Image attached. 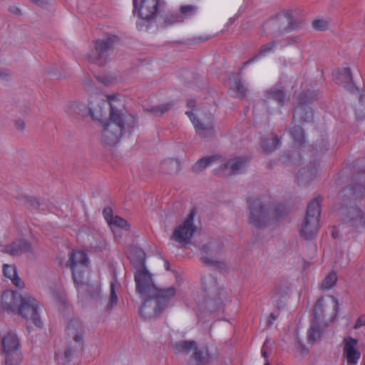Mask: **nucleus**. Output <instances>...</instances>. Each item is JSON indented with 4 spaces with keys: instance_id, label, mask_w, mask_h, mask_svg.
I'll return each mask as SVG.
<instances>
[{
    "instance_id": "nucleus-1",
    "label": "nucleus",
    "mask_w": 365,
    "mask_h": 365,
    "mask_svg": "<svg viewBox=\"0 0 365 365\" xmlns=\"http://www.w3.org/2000/svg\"><path fill=\"white\" fill-rule=\"evenodd\" d=\"M107 101H101L98 104V108H94L93 103L89 104V113L93 118L100 120L103 116V108L108 106L110 109L109 121L104 124L102 131V141L108 145H114L120 140L126 126H128V121L134 118L125 110L121 108L122 105L115 96H106Z\"/></svg>"
},
{
    "instance_id": "nucleus-2",
    "label": "nucleus",
    "mask_w": 365,
    "mask_h": 365,
    "mask_svg": "<svg viewBox=\"0 0 365 365\" xmlns=\"http://www.w3.org/2000/svg\"><path fill=\"white\" fill-rule=\"evenodd\" d=\"M356 179L360 182L344 188L339 195L344 203L341 210L344 222L353 229L359 230L365 227V214L357 206L351 205V201L365 195V171L358 173Z\"/></svg>"
},
{
    "instance_id": "nucleus-3",
    "label": "nucleus",
    "mask_w": 365,
    "mask_h": 365,
    "mask_svg": "<svg viewBox=\"0 0 365 365\" xmlns=\"http://www.w3.org/2000/svg\"><path fill=\"white\" fill-rule=\"evenodd\" d=\"M175 294V288L170 287L162 289L158 294H144L147 299L141 306V314L148 319L158 317L168 307Z\"/></svg>"
},
{
    "instance_id": "nucleus-4",
    "label": "nucleus",
    "mask_w": 365,
    "mask_h": 365,
    "mask_svg": "<svg viewBox=\"0 0 365 365\" xmlns=\"http://www.w3.org/2000/svg\"><path fill=\"white\" fill-rule=\"evenodd\" d=\"M88 258L83 251H73L70 255L67 265L72 270L73 281L78 288L82 292L87 291L91 297L96 298L100 294V287L98 285L91 287L88 283H84L82 280V274L87 271Z\"/></svg>"
},
{
    "instance_id": "nucleus-5",
    "label": "nucleus",
    "mask_w": 365,
    "mask_h": 365,
    "mask_svg": "<svg viewBox=\"0 0 365 365\" xmlns=\"http://www.w3.org/2000/svg\"><path fill=\"white\" fill-rule=\"evenodd\" d=\"M248 221L256 228H263L269 225L276 217L275 208L259 198H250Z\"/></svg>"
},
{
    "instance_id": "nucleus-6",
    "label": "nucleus",
    "mask_w": 365,
    "mask_h": 365,
    "mask_svg": "<svg viewBox=\"0 0 365 365\" xmlns=\"http://www.w3.org/2000/svg\"><path fill=\"white\" fill-rule=\"evenodd\" d=\"M302 26V23L293 16L289 11H284L277 14L264 25V31L274 37L298 30Z\"/></svg>"
},
{
    "instance_id": "nucleus-7",
    "label": "nucleus",
    "mask_w": 365,
    "mask_h": 365,
    "mask_svg": "<svg viewBox=\"0 0 365 365\" xmlns=\"http://www.w3.org/2000/svg\"><path fill=\"white\" fill-rule=\"evenodd\" d=\"M320 214V197H317L308 204L306 215L302 223L300 234L304 239L312 240L317 236Z\"/></svg>"
},
{
    "instance_id": "nucleus-8",
    "label": "nucleus",
    "mask_w": 365,
    "mask_h": 365,
    "mask_svg": "<svg viewBox=\"0 0 365 365\" xmlns=\"http://www.w3.org/2000/svg\"><path fill=\"white\" fill-rule=\"evenodd\" d=\"M133 13L138 12L140 21L136 23L137 27L142 29L143 21L150 22L155 19L161 10L160 0H133Z\"/></svg>"
},
{
    "instance_id": "nucleus-9",
    "label": "nucleus",
    "mask_w": 365,
    "mask_h": 365,
    "mask_svg": "<svg viewBox=\"0 0 365 365\" xmlns=\"http://www.w3.org/2000/svg\"><path fill=\"white\" fill-rule=\"evenodd\" d=\"M200 261L203 264L220 269H225L227 268L226 263L220 258L223 251V245L220 242H209L204 244L200 247Z\"/></svg>"
},
{
    "instance_id": "nucleus-10",
    "label": "nucleus",
    "mask_w": 365,
    "mask_h": 365,
    "mask_svg": "<svg viewBox=\"0 0 365 365\" xmlns=\"http://www.w3.org/2000/svg\"><path fill=\"white\" fill-rule=\"evenodd\" d=\"M202 288L206 294L205 306L210 312H215L220 308L222 303L220 291L217 285L216 278L212 275L202 277Z\"/></svg>"
},
{
    "instance_id": "nucleus-11",
    "label": "nucleus",
    "mask_w": 365,
    "mask_h": 365,
    "mask_svg": "<svg viewBox=\"0 0 365 365\" xmlns=\"http://www.w3.org/2000/svg\"><path fill=\"white\" fill-rule=\"evenodd\" d=\"M115 36H109L95 41V48L88 53V59L98 66H104L113 50Z\"/></svg>"
},
{
    "instance_id": "nucleus-12",
    "label": "nucleus",
    "mask_w": 365,
    "mask_h": 365,
    "mask_svg": "<svg viewBox=\"0 0 365 365\" xmlns=\"http://www.w3.org/2000/svg\"><path fill=\"white\" fill-rule=\"evenodd\" d=\"M39 303L29 294L22 295L21 304L16 314L21 315L26 320L31 321L36 327H41L43 322L39 314Z\"/></svg>"
},
{
    "instance_id": "nucleus-13",
    "label": "nucleus",
    "mask_w": 365,
    "mask_h": 365,
    "mask_svg": "<svg viewBox=\"0 0 365 365\" xmlns=\"http://www.w3.org/2000/svg\"><path fill=\"white\" fill-rule=\"evenodd\" d=\"M136 291L140 294H148L152 293H159L163 289L156 287L153 283L151 273L146 267L140 265L135 268L134 274Z\"/></svg>"
},
{
    "instance_id": "nucleus-14",
    "label": "nucleus",
    "mask_w": 365,
    "mask_h": 365,
    "mask_svg": "<svg viewBox=\"0 0 365 365\" xmlns=\"http://www.w3.org/2000/svg\"><path fill=\"white\" fill-rule=\"evenodd\" d=\"M195 212L192 210L186 217L183 223L175 227L171 236V239L180 243L187 244L192 237L196 227L193 223Z\"/></svg>"
},
{
    "instance_id": "nucleus-15",
    "label": "nucleus",
    "mask_w": 365,
    "mask_h": 365,
    "mask_svg": "<svg viewBox=\"0 0 365 365\" xmlns=\"http://www.w3.org/2000/svg\"><path fill=\"white\" fill-rule=\"evenodd\" d=\"M185 114L190 118L194 125L196 133L202 138L213 137L215 134L214 117L211 113L206 115L205 118L198 119L192 111H186Z\"/></svg>"
},
{
    "instance_id": "nucleus-16",
    "label": "nucleus",
    "mask_w": 365,
    "mask_h": 365,
    "mask_svg": "<svg viewBox=\"0 0 365 365\" xmlns=\"http://www.w3.org/2000/svg\"><path fill=\"white\" fill-rule=\"evenodd\" d=\"M22 295L18 292L6 290L1 295L0 312L16 314Z\"/></svg>"
},
{
    "instance_id": "nucleus-17",
    "label": "nucleus",
    "mask_w": 365,
    "mask_h": 365,
    "mask_svg": "<svg viewBox=\"0 0 365 365\" xmlns=\"http://www.w3.org/2000/svg\"><path fill=\"white\" fill-rule=\"evenodd\" d=\"M248 165V159L244 157H235L222 165L219 173L224 176H230L243 173Z\"/></svg>"
},
{
    "instance_id": "nucleus-18",
    "label": "nucleus",
    "mask_w": 365,
    "mask_h": 365,
    "mask_svg": "<svg viewBox=\"0 0 365 365\" xmlns=\"http://www.w3.org/2000/svg\"><path fill=\"white\" fill-rule=\"evenodd\" d=\"M343 355L347 365H356L361 357V352L357 348L358 340L352 337L343 339Z\"/></svg>"
},
{
    "instance_id": "nucleus-19",
    "label": "nucleus",
    "mask_w": 365,
    "mask_h": 365,
    "mask_svg": "<svg viewBox=\"0 0 365 365\" xmlns=\"http://www.w3.org/2000/svg\"><path fill=\"white\" fill-rule=\"evenodd\" d=\"M84 332V328L80 320L77 319L70 320L66 327V334L68 338L75 341L76 348L82 346Z\"/></svg>"
},
{
    "instance_id": "nucleus-20",
    "label": "nucleus",
    "mask_w": 365,
    "mask_h": 365,
    "mask_svg": "<svg viewBox=\"0 0 365 365\" xmlns=\"http://www.w3.org/2000/svg\"><path fill=\"white\" fill-rule=\"evenodd\" d=\"M1 346L3 355L21 352L20 351L19 339L14 330L9 331L2 338Z\"/></svg>"
},
{
    "instance_id": "nucleus-21",
    "label": "nucleus",
    "mask_w": 365,
    "mask_h": 365,
    "mask_svg": "<svg viewBox=\"0 0 365 365\" xmlns=\"http://www.w3.org/2000/svg\"><path fill=\"white\" fill-rule=\"evenodd\" d=\"M198 8L195 5L185 4L179 8L178 13L172 14L168 19L170 24L182 23L184 21L190 19L197 14Z\"/></svg>"
},
{
    "instance_id": "nucleus-22",
    "label": "nucleus",
    "mask_w": 365,
    "mask_h": 365,
    "mask_svg": "<svg viewBox=\"0 0 365 365\" xmlns=\"http://www.w3.org/2000/svg\"><path fill=\"white\" fill-rule=\"evenodd\" d=\"M2 252L13 257L19 256L25 253L31 252V245L26 240L19 239L14 241L11 245L4 246Z\"/></svg>"
},
{
    "instance_id": "nucleus-23",
    "label": "nucleus",
    "mask_w": 365,
    "mask_h": 365,
    "mask_svg": "<svg viewBox=\"0 0 365 365\" xmlns=\"http://www.w3.org/2000/svg\"><path fill=\"white\" fill-rule=\"evenodd\" d=\"M314 118L312 108L305 102H299L293 114V120L299 123H310Z\"/></svg>"
},
{
    "instance_id": "nucleus-24",
    "label": "nucleus",
    "mask_w": 365,
    "mask_h": 365,
    "mask_svg": "<svg viewBox=\"0 0 365 365\" xmlns=\"http://www.w3.org/2000/svg\"><path fill=\"white\" fill-rule=\"evenodd\" d=\"M289 291V283L287 279H282L279 280L273 290V294L274 298H276L277 306L279 309L284 307V303L282 301L279 300L280 298L284 297L287 296Z\"/></svg>"
},
{
    "instance_id": "nucleus-25",
    "label": "nucleus",
    "mask_w": 365,
    "mask_h": 365,
    "mask_svg": "<svg viewBox=\"0 0 365 365\" xmlns=\"http://www.w3.org/2000/svg\"><path fill=\"white\" fill-rule=\"evenodd\" d=\"M326 325L321 322L313 320L307 331V340L309 342H315L321 339Z\"/></svg>"
},
{
    "instance_id": "nucleus-26",
    "label": "nucleus",
    "mask_w": 365,
    "mask_h": 365,
    "mask_svg": "<svg viewBox=\"0 0 365 365\" xmlns=\"http://www.w3.org/2000/svg\"><path fill=\"white\" fill-rule=\"evenodd\" d=\"M210 354L207 349H199L197 346L191 355L190 365H207L210 361Z\"/></svg>"
},
{
    "instance_id": "nucleus-27",
    "label": "nucleus",
    "mask_w": 365,
    "mask_h": 365,
    "mask_svg": "<svg viewBox=\"0 0 365 365\" xmlns=\"http://www.w3.org/2000/svg\"><path fill=\"white\" fill-rule=\"evenodd\" d=\"M317 172V165H310L307 168H301L297 174L298 182L307 183L311 181L315 176Z\"/></svg>"
},
{
    "instance_id": "nucleus-28",
    "label": "nucleus",
    "mask_w": 365,
    "mask_h": 365,
    "mask_svg": "<svg viewBox=\"0 0 365 365\" xmlns=\"http://www.w3.org/2000/svg\"><path fill=\"white\" fill-rule=\"evenodd\" d=\"M269 100H274L278 103L279 106H282L289 100V97L283 90L273 87L267 91L265 101Z\"/></svg>"
},
{
    "instance_id": "nucleus-29",
    "label": "nucleus",
    "mask_w": 365,
    "mask_h": 365,
    "mask_svg": "<svg viewBox=\"0 0 365 365\" xmlns=\"http://www.w3.org/2000/svg\"><path fill=\"white\" fill-rule=\"evenodd\" d=\"M197 343L193 341H180L172 344L173 349L176 354H188L193 351Z\"/></svg>"
},
{
    "instance_id": "nucleus-30",
    "label": "nucleus",
    "mask_w": 365,
    "mask_h": 365,
    "mask_svg": "<svg viewBox=\"0 0 365 365\" xmlns=\"http://www.w3.org/2000/svg\"><path fill=\"white\" fill-rule=\"evenodd\" d=\"M3 272L6 277L10 279L13 284L17 287H23L24 282L19 277L16 267L14 265L4 264Z\"/></svg>"
},
{
    "instance_id": "nucleus-31",
    "label": "nucleus",
    "mask_w": 365,
    "mask_h": 365,
    "mask_svg": "<svg viewBox=\"0 0 365 365\" xmlns=\"http://www.w3.org/2000/svg\"><path fill=\"white\" fill-rule=\"evenodd\" d=\"M279 145V139L274 134H269L262 138V148L266 153H272Z\"/></svg>"
},
{
    "instance_id": "nucleus-32",
    "label": "nucleus",
    "mask_w": 365,
    "mask_h": 365,
    "mask_svg": "<svg viewBox=\"0 0 365 365\" xmlns=\"http://www.w3.org/2000/svg\"><path fill=\"white\" fill-rule=\"evenodd\" d=\"M275 46H276V41H271V42H269L267 43L262 45L260 47L258 53L257 55H255L253 58H252L250 60L245 62L243 63L242 68H245L247 66H248L249 64L252 63L259 56H264L267 55V53L274 51Z\"/></svg>"
},
{
    "instance_id": "nucleus-33",
    "label": "nucleus",
    "mask_w": 365,
    "mask_h": 365,
    "mask_svg": "<svg viewBox=\"0 0 365 365\" xmlns=\"http://www.w3.org/2000/svg\"><path fill=\"white\" fill-rule=\"evenodd\" d=\"M339 78L341 79L339 83H342L346 89L351 92L355 90V86L353 83L351 72L349 68H344L340 73Z\"/></svg>"
},
{
    "instance_id": "nucleus-34",
    "label": "nucleus",
    "mask_w": 365,
    "mask_h": 365,
    "mask_svg": "<svg viewBox=\"0 0 365 365\" xmlns=\"http://www.w3.org/2000/svg\"><path fill=\"white\" fill-rule=\"evenodd\" d=\"M66 113L71 116L83 115L87 110V106L81 102H73L66 108Z\"/></svg>"
},
{
    "instance_id": "nucleus-35",
    "label": "nucleus",
    "mask_w": 365,
    "mask_h": 365,
    "mask_svg": "<svg viewBox=\"0 0 365 365\" xmlns=\"http://www.w3.org/2000/svg\"><path fill=\"white\" fill-rule=\"evenodd\" d=\"M215 160V156L202 158L192 166V171L195 173H200L202 172L206 168L211 165Z\"/></svg>"
},
{
    "instance_id": "nucleus-36",
    "label": "nucleus",
    "mask_w": 365,
    "mask_h": 365,
    "mask_svg": "<svg viewBox=\"0 0 365 365\" xmlns=\"http://www.w3.org/2000/svg\"><path fill=\"white\" fill-rule=\"evenodd\" d=\"M131 255L130 259L135 269L140 265L145 267V254L143 250L135 248Z\"/></svg>"
},
{
    "instance_id": "nucleus-37",
    "label": "nucleus",
    "mask_w": 365,
    "mask_h": 365,
    "mask_svg": "<svg viewBox=\"0 0 365 365\" xmlns=\"http://www.w3.org/2000/svg\"><path fill=\"white\" fill-rule=\"evenodd\" d=\"M161 169L165 173H177L180 170V164L178 160L167 159L163 162Z\"/></svg>"
},
{
    "instance_id": "nucleus-38",
    "label": "nucleus",
    "mask_w": 365,
    "mask_h": 365,
    "mask_svg": "<svg viewBox=\"0 0 365 365\" xmlns=\"http://www.w3.org/2000/svg\"><path fill=\"white\" fill-rule=\"evenodd\" d=\"M290 134L296 143L302 145L304 143V132L300 125H293L290 128Z\"/></svg>"
},
{
    "instance_id": "nucleus-39",
    "label": "nucleus",
    "mask_w": 365,
    "mask_h": 365,
    "mask_svg": "<svg viewBox=\"0 0 365 365\" xmlns=\"http://www.w3.org/2000/svg\"><path fill=\"white\" fill-rule=\"evenodd\" d=\"M337 276L334 272H330L324 278V279L320 284V288L322 289H330L336 283Z\"/></svg>"
},
{
    "instance_id": "nucleus-40",
    "label": "nucleus",
    "mask_w": 365,
    "mask_h": 365,
    "mask_svg": "<svg viewBox=\"0 0 365 365\" xmlns=\"http://www.w3.org/2000/svg\"><path fill=\"white\" fill-rule=\"evenodd\" d=\"M173 106L172 103H166L157 106H153L148 108L146 110L154 115H162L163 114L168 112Z\"/></svg>"
},
{
    "instance_id": "nucleus-41",
    "label": "nucleus",
    "mask_w": 365,
    "mask_h": 365,
    "mask_svg": "<svg viewBox=\"0 0 365 365\" xmlns=\"http://www.w3.org/2000/svg\"><path fill=\"white\" fill-rule=\"evenodd\" d=\"M5 365H21L23 356L22 353H13L4 355Z\"/></svg>"
},
{
    "instance_id": "nucleus-42",
    "label": "nucleus",
    "mask_w": 365,
    "mask_h": 365,
    "mask_svg": "<svg viewBox=\"0 0 365 365\" xmlns=\"http://www.w3.org/2000/svg\"><path fill=\"white\" fill-rule=\"evenodd\" d=\"M323 306H324V299L322 297L319 298L314 307V319L317 322H320V319L322 317H323Z\"/></svg>"
},
{
    "instance_id": "nucleus-43",
    "label": "nucleus",
    "mask_w": 365,
    "mask_h": 365,
    "mask_svg": "<svg viewBox=\"0 0 365 365\" xmlns=\"http://www.w3.org/2000/svg\"><path fill=\"white\" fill-rule=\"evenodd\" d=\"M111 227L121 228L128 230L130 228L128 222L119 216H115L112 222L109 224Z\"/></svg>"
},
{
    "instance_id": "nucleus-44",
    "label": "nucleus",
    "mask_w": 365,
    "mask_h": 365,
    "mask_svg": "<svg viewBox=\"0 0 365 365\" xmlns=\"http://www.w3.org/2000/svg\"><path fill=\"white\" fill-rule=\"evenodd\" d=\"M115 286H116V283L115 281L110 282V297H109L108 304L107 305L108 309H111L118 302V297L115 293Z\"/></svg>"
},
{
    "instance_id": "nucleus-45",
    "label": "nucleus",
    "mask_w": 365,
    "mask_h": 365,
    "mask_svg": "<svg viewBox=\"0 0 365 365\" xmlns=\"http://www.w3.org/2000/svg\"><path fill=\"white\" fill-rule=\"evenodd\" d=\"M233 90L235 91L236 96L238 97L245 96L247 92V88L240 80L235 81Z\"/></svg>"
},
{
    "instance_id": "nucleus-46",
    "label": "nucleus",
    "mask_w": 365,
    "mask_h": 365,
    "mask_svg": "<svg viewBox=\"0 0 365 365\" xmlns=\"http://www.w3.org/2000/svg\"><path fill=\"white\" fill-rule=\"evenodd\" d=\"M312 26L316 30L324 31L328 29L329 24L325 20L317 19L312 22Z\"/></svg>"
},
{
    "instance_id": "nucleus-47",
    "label": "nucleus",
    "mask_w": 365,
    "mask_h": 365,
    "mask_svg": "<svg viewBox=\"0 0 365 365\" xmlns=\"http://www.w3.org/2000/svg\"><path fill=\"white\" fill-rule=\"evenodd\" d=\"M356 113L361 116H365V96H361L359 105L356 108Z\"/></svg>"
},
{
    "instance_id": "nucleus-48",
    "label": "nucleus",
    "mask_w": 365,
    "mask_h": 365,
    "mask_svg": "<svg viewBox=\"0 0 365 365\" xmlns=\"http://www.w3.org/2000/svg\"><path fill=\"white\" fill-rule=\"evenodd\" d=\"M103 215L106 221L110 224L113 220V210L110 207H105L103 210Z\"/></svg>"
},
{
    "instance_id": "nucleus-49",
    "label": "nucleus",
    "mask_w": 365,
    "mask_h": 365,
    "mask_svg": "<svg viewBox=\"0 0 365 365\" xmlns=\"http://www.w3.org/2000/svg\"><path fill=\"white\" fill-rule=\"evenodd\" d=\"M364 325H365V315H361L356 321V323L354 326V329H358Z\"/></svg>"
},
{
    "instance_id": "nucleus-50",
    "label": "nucleus",
    "mask_w": 365,
    "mask_h": 365,
    "mask_svg": "<svg viewBox=\"0 0 365 365\" xmlns=\"http://www.w3.org/2000/svg\"><path fill=\"white\" fill-rule=\"evenodd\" d=\"M278 317V314L276 315L274 314V313H271L269 317H268V319H267V326L268 327H271L274 322L276 320V319Z\"/></svg>"
},
{
    "instance_id": "nucleus-51",
    "label": "nucleus",
    "mask_w": 365,
    "mask_h": 365,
    "mask_svg": "<svg viewBox=\"0 0 365 365\" xmlns=\"http://www.w3.org/2000/svg\"><path fill=\"white\" fill-rule=\"evenodd\" d=\"M10 73L7 69H0V81L6 80L9 77Z\"/></svg>"
},
{
    "instance_id": "nucleus-52",
    "label": "nucleus",
    "mask_w": 365,
    "mask_h": 365,
    "mask_svg": "<svg viewBox=\"0 0 365 365\" xmlns=\"http://www.w3.org/2000/svg\"><path fill=\"white\" fill-rule=\"evenodd\" d=\"M331 300H332V302L334 303V310L336 313L338 312L339 306V302H338L337 299L335 298L334 297L331 296Z\"/></svg>"
},
{
    "instance_id": "nucleus-53",
    "label": "nucleus",
    "mask_w": 365,
    "mask_h": 365,
    "mask_svg": "<svg viewBox=\"0 0 365 365\" xmlns=\"http://www.w3.org/2000/svg\"><path fill=\"white\" fill-rule=\"evenodd\" d=\"M9 11L14 14H16V15H19L21 14V10L16 7V6H11L9 8Z\"/></svg>"
},
{
    "instance_id": "nucleus-54",
    "label": "nucleus",
    "mask_w": 365,
    "mask_h": 365,
    "mask_svg": "<svg viewBox=\"0 0 365 365\" xmlns=\"http://www.w3.org/2000/svg\"><path fill=\"white\" fill-rule=\"evenodd\" d=\"M16 127L21 130H23L25 128V123H24V120H18L16 122Z\"/></svg>"
},
{
    "instance_id": "nucleus-55",
    "label": "nucleus",
    "mask_w": 365,
    "mask_h": 365,
    "mask_svg": "<svg viewBox=\"0 0 365 365\" xmlns=\"http://www.w3.org/2000/svg\"><path fill=\"white\" fill-rule=\"evenodd\" d=\"M299 39V37H288L286 41L288 42L289 44H292L294 43L297 42Z\"/></svg>"
},
{
    "instance_id": "nucleus-56",
    "label": "nucleus",
    "mask_w": 365,
    "mask_h": 365,
    "mask_svg": "<svg viewBox=\"0 0 365 365\" xmlns=\"http://www.w3.org/2000/svg\"><path fill=\"white\" fill-rule=\"evenodd\" d=\"M30 1L38 6H42L47 2V0H30Z\"/></svg>"
},
{
    "instance_id": "nucleus-57",
    "label": "nucleus",
    "mask_w": 365,
    "mask_h": 365,
    "mask_svg": "<svg viewBox=\"0 0 365 365\" xmlns=\"http://www.w3.org/2000/svg\"><path fill=\"white\" fill-rule=\"evenodd\" d=\"M265 344H266V342L264 344V345L262 348L261 353H262V356L264 357L265 359H267V351L265 350Z\"/></svg>"
},
{
    "instance_id": "nucleus-58",
    "label": "nucleus",
    "mask_w": 365,
    "mask_h": 365,
    "mask_svg": "<svg viewBox=\"0 0 365 365\" xmlns=\"http://www.w3.org/2000/svg\"><path fill=\"white\" fill-rule=\"evenodd\" d=\"M187 106H188V107H190V108H194V107L195 106L196 103H195V100L191 99V100H189V101H187Z\"/></svg>"
},
{
    "instance_id": "nucleus-59",
    "label": "nucleus",
    "mask_w": 365,
    "mask_h": 365,
    "mask_svg": "<svg viewBox=\"0 0 365 365\" xmlns=\"http://www.w3.org/2000/svg\"><path fill=\"white\" fill-rule=\"evenodd\" d=\"M332 236L334 238H337L339 237V230H335L332 232Z\"/></svg>"
},
{
    "instance_id": "nucleus-60",
    "label": "nucleus",
    "mask_w": 365,
    "mask_h": 365,
    "mask_svg": "<svg viewBox=\"0 0 365 365\" xmlns=\"http://www.w3.org/2000/svg\"><path fill=\"white\" fill-rule=\"evenodd\" d=\"M99 80H100L102 83H105V84H108V83H110V81L107 79V78H106V77L101 78H99Z\"/></svg>"
},
{
    "instance_id": "nucleus-61",
    "label": "nucleus",
    "mask_w": 365,
    "mask_h": 365,
    "mask_svg": "<svg viewBox=\"0 0 365 365\" xmlns=\"http://www.w3.org/2000/svg\"><path fill=\"white\" fill-rule=\"evenodd\" d=\"M264 365H269L268 361H266V363L264 364Z\"/></svg>"
},
{
    "instance_id": "nucleus-62",
    "label": "nucleus",
    "mask_w": 365,
    "mask_h": 365,
    "mask_svg": "<svg viewBox=\"0 0 365 365\" xmlns=\"http://www.w3.org/2000/svg\"><path fill=\"white\" fill-rule=\"evenodd\" d=\"M166 267H167V269H169V265L168 264L166 265Z\"/></svg>"
},
{
    "instance_id": "nucleus-63",
    "label": "nucleus",
    "mask_w": 365,
    "mask_h": 365,
    "mask_svg": "<svg viewBox=\"0 0 365 365\" xmlns=\"http://www.w3.org/2000/svg\"><path fill=\"white\" fill-rule=\"evenodd\" d=\"M364 365H365V363H364Z\"/></svg>"
}]
</instances>
